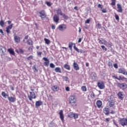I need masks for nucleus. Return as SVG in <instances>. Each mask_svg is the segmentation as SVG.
<instances>
[{"instance_id":"nucleus-1","label":"nucleus","mask_w":127,"mask_h":127,"mask_svg":"<svg viewBox=\"0 0 127 127\" xmlns=\"http://www.w3.org/2000/svg\"><path fill=\"white\" fill-rule=\"evenodd\" d=\"M116 86L119 89H121L122 90H126L127 88V84L125 83H121L120 82H117L116 83Z\"/></svg>"},{"instance_id":"nucleus-2","label":"nucleus","mask_w":127,"mask_h":127,"mask_svg":"<svg viewBox=\"0 0 127 127\" xmlns=\"http://www.w3.org/2000/svg\"><path fill=\"white\" fill-rule=\"evenodd\" d=\"M38 13L40 14L39 16L41 17L42 20H44V18L47 17V15H46V12H45V10H41L38 12Z\"/></svg>"},{"instance_id":"nucleus-3","label":"nucleus","mask_w":127,"mask_h":127,"mask_svg":"<svg viewBox=\"0 0 127 127\" xmlns=\"http://www.w3.org/2000/svg\"><path fill=\"white\" fill-rule=\"evenodd\" d=\"M112 78H113V79H116L117 80H118V81H125V82H127V77L124 76L120 75L119 77H118L116 76V75H113Z\"/></svg>"},{"instance_id":"nucleus-4","label":"nucleus","mask_w":127,"mask_h":127,"mask_svg":"<svg viewBox=\"0 0 127 127\" xmlns=\"http://www.w3.org/2000/svg\"><path fill=\"white\" fill-rule=\"evenodd\" d=\"M68 102L71 105L76 104V99L74 95H71L68 98Z\"/></svg>"},{"instance_id":"nucleus-5","label":"nucleus","mask_w":127,"mask_h":127,"mask_svg":"<svg viewBox=\"0 0 127 127\" xmlns=\"http://www.w3.org/2000/svg\"><path fill=\"white\" fill-rule=\"evenodd\" d=\"M119 123L122 127H125V126H127V118H122L120 120Z\"/></svg>"},{"instance_id":"nucleus-6","label":"nucleus","mask_w":127,"mask_h":127,"mask_svg":"<svg viewBox=\"0 0 127 127\" xmlns=\"http://www.w3.org/2000/svg\"><path fill=\"white\" fill-rule=\"evenodd\" d=\"M97 86L99 89L103 90V89H105V82L103 81H99L97 82Z\"/></svg>"},{"instance_id":"nucleus-7","label":"nucleus","mask_w":127,"mask_h":127,"mask_svg":"<svg viewBox=\"0 0 127 127\" xmlns=\"http://www.w3.org/2000/svg\"><path fill=\"white\" fill-rule=\"evenodd\" d=\"M30 95L28 96V98L30 101H32V99H36V95H35V93L30 92Z\"/></svg>"},{"instance_id":"nucleus-8","label":"nucleus","mask_w":127,"mask_h":127,"mask_svg":"<svg viewBox=\"0 0 127 127\" xmlns=\"http://www.w3.org/2000/svg\"><path fill=\"white\" fill-rule=\"evenodd\" d=\"M67 116L68 117V118H70V119H73V118L74 119H78V114H74L72 112H70L69 113Z\"/></svg>"},{"instance_id":"nucleus-9","label":"nucleus","mask_w":127,"mask_h":127,"mask_svg":"<svg viewBox=\"0 0 127 127\" xmlns=\"http://www.w3.org/2000/svg\"><path fill=\"white\" fill-rule=\"evenodd\" d=\"M67 28V26L65 24H63L59 25L58 29L60 31H64Z\"/></svg>"},{"instance_id":"nucleus-10","label":"nucleus","mask_w":127,"mask_h":127,"mask_svg":"<svg viewBox=\"0 0 127 127\" xmlns=\"http://www.w3.org/2000/svg\"><path fill=\"white\" fill-rule=\"evenodd\" d=\"M117 96L119 99H120V100H121V101H123L124 100V98H125V95H124V92L122 91H120L118 93Z\"/></svg>"},{"instance_id":"nucleus-11","label":"nucleus","mask_w":127,"mask_h":127,"mask_svg":"<svg viewBox=\"0 0 127 127\" xmlns=\"http://www.w3.org/2000/svg\"><path fill=\"white\" fill-rule=\"evenodd\" d=\"M118 73L119 74H123V75H127V71H126V69L125 68H119Z\"/></svg>"},{"instance_id":"nucleus-12","label":"nucleus","mask_w":127,"mask_h":127,"mask_svg":"<svg viewBox=\"0 0 127 127\" xmlns=\"http://www.w3.org/2000/svg\"><path fill=\"white\" fill-rule=\"evenodd\" d=\"M43 60H44V61H45V62H44V66H45L46 67H48V66H49V60L47 58H43Z\"/></svg>"},{"instance_id":"nucleus-13","label":"nucleus","mask_w":127,"mask_h":127,"mask_svg":"<svg viewBox=\"0 0 127 127\" xmlns=\"http://www.w3.org/2000/svg\"><path fill=\"white\" fill-rule=\"evenodd\" d=\"M13 26V24H11L10 25L6 27V32L7 33V34H9L10 33V30L12 29Z\"/></svg>"},{"instance_id":"nucleus-14","label":"nucleus","mask_w":127,"mask_h":127,"mask_svg":"<svg viewBox=\"0 0 127 127\" xmlns=\"http://www.w3.org/2000/svg\"><path fill=\"white\" fill-rule=\"evenodd\" d=\"M59 16H58V14H55L53 17V21L54 22H56V23H58V22H59Z\"/></svg>"},{"instance_id":"nucleus-15","label":"nucleus","mask_w":127,"mask_h":127,"mask_svg":"<svg viewBox=\"0 0 127 127\" xmlns=\"http://www.w3.org/2000/svg\"><path fill=\"white\" fill-rule=\"evenodd\" d=\"M59 115L62 123H64V115L63 114V110H60Z\"/></svg>"},{"instance_id":"nucleus-16","label":"nucleus","mask_w":127,"mask_h":127,"mask_svg":"<svg viewBox=\"0 0 127 127\" xmlns=\"http://www.w3.org/2000/svg\"><path fill=\"white\" fill-rule=\"evenodd\" d=\"M8 100L9 102H10L11 103H14L16 101V98L15 96H8Z\"/></svg>"},{"instance_id":"nucleus-17","label":"nucleus","mask_w":127,"mask_h":127,"mask_svg":"<svg viewBox=\"0 0 127 127\" xmlns=\"http://www.w3.org/2000/svg\"><path fill=\"white\" fill-rule=\"evenodd\" d=\"M73 67L76 71H78V70H80V67H79V64H77V63L74 62L73 64Z\"/></svg>"},{"instance_id":"nucleus-18","label":"nucleus","mask_w":127,"mask_h":127,"mask_svg":"<svg viewBox=\"0 0 127 127\" xmlns=\"http://www.w3.org/2000/svg\"><path fill=\"white\" fill-rule=\"evenodd\" d=\"M74 45V46L73 47V48L74 50H75V51H77L78 52V53H85V51L82 49L79 50V49H78V48L76 47V45H75V44Z\"/></svg>"},{"instance_id":"nucleus-19","label":"nucleus","mask_w":127,"mask_h":127,"mask_svg":"<svg viewBox=\"0 0 127 127\" xmlns=\"http://www.w3.org/2000/svg\"><path fill=\"white\" fill-rule=\"evenodd\" d=\"M117 6L118 8V10H117L118 12H120V13L123 12V7L122 6V5H121V4L120 3H118L117 4Z\"/></svg>"},{"instance_id":"nucleus-20","label":"nucleus","mask_w":127,"mask_h":127,"mask_svg":"<svg viewBox=\"0 0 127 127\" xmlns=\"http://www.w3.org/2000/svg\"><path fill=\"white\" fill-rule=\"evenodd\" d=\"M103 113L106 116H108V115L110 114V109H109V108H104L103 109Z\"/></svg>"},{"instance_id":"nucleus-21","label":"nucleus","mask_w":127,"mask_h":127,"mask_svg":"<svg viewBox=\"0 0 127 127\" xmlns=\"http://www.w3.org/2000/svg\"><path fill=\"white\" fill-rule=\"evenodd\" d=\"M14 40L16 43H20V38L18 36H15L14 37Z\"/></svg>"},{"instance_id":"nucleus-22","label":"nucleus","mask_w":127,"mask_h":127,"mask_svg":"<svg viewBox=\"0 0 127 127\" xmlns=\"http://www.w3.org/2000/svg\"><path fill=\"white\" fill-rule=\"evenodd\" d=\"M52 90L54 92H58V91H59V86L58 85H54L52 87Z\"/></svg>"},{"instance_id":"nucleus-23","label":"nucleus","mask_w":127,"mask_h":127,"mask_svg":"<svg viewBox=\"0 0 127 127\" xmlns=\"http://www.w3.org/2000/svg\"><path fill=\"white\" fill-rule=\"evenodd\" d=\"M96 105H97V108L100 109V108H102V105H103V103L101 100H97L96 102Z\"/></svg>"},{"instance_id":"nucleus-24","label":"nucleus","mask_w":127,"mask_h":127,"mask_svg":"<svg viewBox=\"0 0 127 127\" xmlns=\"http://www.w3.org/2000/svg\"><path fill=\"white\" fill-rule=\"evenodd\" d=\"M43 103L42 101L41 100L36 101L35 103V107L36 108H39V107H40V106H42Z\"/></svg>"},{"instance_id":"nucleus-25","label":"nucleus","mask_w":127,"mask_h":127,"mask_svg":"<svg viewBox=\"0 0 127 127\" xmlns=\"http://www.w3.org/2000/svg\"><path fill=\"white\" fill-rule=\"evenodd\" d=\"M91 79L92 80H96L97 78V74H96V72H92L90 75Z\"/></svg>"},{"instance_id":"nucleus-26","label":"nucleus","mask_w":127,"mask_h":127,"mask_svg":"<svg viewBox=\"0 0 127 127\" xmlns=\"http://www.w3.org/2000/svg\"><path fill=\"white\" fill-rule=\"evenodd\" d=\"M54 11H56V13L58 15L59 14L60 15H62L63 13H62V10H61V8H58L57 9L55 10Z\"/></svg>"},{"instance_id":"nucleus-27","label":"nucleus","mask_w":127,"mask_h":127,"mask_svg":"<svg viewBox=\"0 0 127 127\" xmlns=\"http://www.w3.org/2000/svg\"><path fill=\"white\" fill-rule=\"evenodd\" d=\"M8 52H9V54L11 55H15V53H14V51H13V49L10 48L7 50Z\"/></svg>"},{"instance_id":"nucleus-28","label":"nucleus","mask_w":127,"mask_h":127,"mask_svg":"<svg viewBox=\"0 0 127 127\" xmlns=\"http://www.w3.org/2000/svg\"><path fill=\"white\" fill-rule=\"evenodd\" d=\"M107 42V41L103 38H101V40H99V43H100V44H104V45H106Z\"/></svg>"},{"instance_id":"nucleus-29","label":"nucleus","mask_w":127,"mask_h":127,"mask_svg":"<svg viewBox=\"0 0 127 127\" xmlns=\"http://www.w3.org/2000/svg\"><path fill=\"white\" fill-rule=\"evenodd\" d=\"M116 103V101L115 100H111L110 101H109V107H110L111 108H112V107H114V106H115V104Z\"/></svg>"},{"instance_id":"nucleus-30","label":"nucleus","mask_w":127,"mask_h":127,"mask_svg":"<svg viewBox=\"0 0 127 127\" xmlns=\"http://www.w3.org/2000/svg\"><path fill=\"white\" fill-rule=\"evenodd\" d=\"M61 15H62L63 18H64L65 20H67V19L69 18L68 15H66L65 13H63Z\"/></svg>"},{"instance_id":"nucleus-31","label":"nucleus","mask_w":127,"mask_h":127,"mask_svg":"<svg viewBox=\"0 0 127 127\" xmlns=\"http://www.w3.org/2000/svg\"><path fill=\"white\" fill-rule=\"evenodd\" d=\"M55 72H56L57 73H61V68L59 67H56L55 69Z\"/></svg>"},{"instance_id":"nucleus-32","label":"nucleus","mask_w":127,"mask_h":127,"mask_svg":"<svg viewBox=\"0 0 127 127\" xmlns=\"http://www.w3.org/2000/svg\"><path fill=\"white\" fill-rule=\"evenodd\" d=\"M27 44L28 45H33V41L32 40L28 39L27 41Z\"/></svg>"},{"instance_id":"nucleus-33","label":"nucleus","mask_w":127,"mask_h":127,"mask_svg":"<svg viewBox=\"0 0 127 127\" xmlns=\"http://www.w3.org/2000/svg\"><path fill=\"white\" fill-rule=\"evenodd\" d=\"M73 45V42H69L68 43V48H69L70 50H72Z\"/></svg>"},{"instance_id":"nucleus-34","label":"nucleus","mask_w":127,"mask_h":127,"mask_svg":"<svg viewBox=\"0 0 127 127\" xmlns=\"http://www.w3.org/2000/svg\"><path fill=\"white\" fill-rule=\"evenodd\" d=\"M64 67L65 69H66V70H68V71L70 70V68L69 64H65Z\"/></svg>"},{"instance_id":"nucleus-35","label":"nucleus","mask_w":127,"mask_h":127,"mask_svg":"<svg viewBox=\"0 0 127 127\" xmlns=\"http://www.w3.org/2000/svg\"><path fill=\"white\" fill-rule=\"evenodd\" d=\"M44 41L45 42L46 44H47L48 45L50 44V40H49L48 39L45 38Z\"/></svg>"},{"instance_id":"nucleus-36","label":"nucleus","mask_w":127,"mask_h":127,"mask_svg":"<svg viewBox=\"0 0 127 127\" xmlns=\"http://www.w3.org/2000/svg\"><path fill=\"white\" fill-rule=\"evenodd\" d=\"M111 5L115 6L116 5V2H117V0H111Z\"/></svg>"},{"instance_id":"nucleus-37","label":"nucleus","mask_w":127,"mask_h":127,"mask_svg":"<svg viewBox=\"0 0 127 127\" xmlns=\"http://www.w3.org/2000/svg\"><path fill=\"white\" fill-rule=\"evenodd\" d=\"M1 96H2V97H3L4 98H5V97H8V95L5 94V92L3 91L1 92Z\"/></svg>"},{"instance_id":"nucleus-38","label":"nucleus","mask_w":127,"mask_h":127,"mask_svg":"<svg viewBox=\"0 0 127 127\" xmlns=\"http://www.w3.org/2000/svg\"><path fill=\"white\" fill-rule=\"evenodd\" d=\"M0 25L1 26V27H3V26L4 25V21L1 20L0 21Z\"/></svg>"},{"instance_id":"nucleus-39","label":"nucleus","mask_w":127,"mask_h":127,"mask_svg":"<svg viewBox=\"0 0 127 127\" xmlns=\"http://www.w3.org/2000/svg\"><path fill=\"white\" fill-rule=\"evenodd\" d=\"M81 90L83 92H86L87 91V88L85 86H83L81 87Z\"/></svg>"},{"instance_id":"nucleus-40","label":"nucleus","mask_w":127,"mask_h":127,"mask_svg":"<svg viewBox=\"0 0 127 127\" xmlns=\"http://www.w3.org/2000/svg\"><path fill=\"white\" fill-rule=\"evenodd\" d=\"M108 66L110 68H113V63L111 62H109L108 64Z\"/></svg>"},{"instance_id":"nucleus-41","label":"nucleus","mask_w":127,"mask_h":127,"mask_svg":"<svg viewBox=\"0 0 127 127\" xmlns=\"http://www.w3.org/2000/svg\"><path fill=\"white\" fill-rule=\"evenodd\" d=\"M115 17L116 20H118V21L120 20V17L119 16V15L115 14Z\"/></svg>"},{"instance_id":"nucleus-42","label":"nucleus","mask_w":127,"mask_h":127,"mask_svg":"<svg viewBox=\"0 0 127 127\" xmlns=\"http://www.w3.org/2000/svg\"><path fill=\"white\" fill-rule=\"evenodd\" d=\"M33 70H34V72H38V70H37V68H36V66L35 65H34L32 67Z\"/></svg>"},{"instance_id":"nucleus-43","label":"nucleus","mask_w":127,"mask_h":127,"mask_svg":"<svg viewBox=\"0 0 127 127\" xmlns=\"http://www.w3.org/2000/svg\"><path fill=\"white\" fill-rule=\"evenodd\" d=\"M19 53H20L21 54H23V53H24V51H23L22 49H19Z\"/></svg>"},{"instance_id":"nucleus-44","label":"nucleus","mask_w":127,"mask_h":127,"mask_svg":"<svg viewBox=\"0 0 127 127\" xmlns=\"http://www.w3.org/2000/svg\"><path fill=\"white\" fill-rule=\"evenodd\" d=\"M2 49H4V50H5V48L4 47L1 46L0 49V51H1L2 53L3 54L4 52Z\"/></svg>"},{"instance_id":"nucleus-45","label":"nucleus","mask_w":127,"mask_h":127,"mask_svg":"<svg viewBox=\"0 0 127 127\" xmlns=\"http://www.w3.org/2000/svg\"><path fill=\"white\" fill-rule=\"evenodd\" d=\"M37 54L38 56H39V57H41V55H42V52H37Z\"/></svg>"},{"instance_id":"nucleus-46","label":"nucleus","mask_w":127,"mask_h":127,"mask_svg":"<svg viewBox=\"0 0 127 127\" xmlns=\"http://www.w3.org/2000/svg\"><path fill=\"white\" fill-rule=\"evenodd\" d=\"M27 60H31V59H33V56H30L27 58Z\"/></svg>"},{"instance_id":"nucleus-47","label":"nucleus","mask_w":127,"mask_h":127,"mask_svg":"<svg viewBox=\"0 0 127 127\" xmlns=\"http://www.w3.org/2000/svg\"><path fill=\"white\" fill-rule=\"evenodd\" d=\"M97 26L99 29H101V28H102V25L100 24V23H97Z\"/></svg>"},{"instance_id":"nucleus-48","label":"nucleus","mask_w":127,"mask_h":127,"mask_svg":"<svg viewBox=\"0 0 127 127\" xmlns=\"http://www.w3.org/2000/svg\"><path fill=\"white\" fill-rule=\"evenodd\" d=\"M46 4L48 6H51V3L49 1H46Z\"/></svg>"},{"instance_id":"nucleus-49","label":"nucleus","mask_w":127,"mask_h":127,"mask_svg":"<svg viewBox=\"0 0 127 127\" xmlns=\"http://www.w3.org/2000/svg\"><path fill=\"white\" fill-rule=\"evenodd\" d=\"M50 67H51V68H55V65H54V64L51 63L50 64Z\"/></svg>"},{"instance_id":"nucleus-50","label":"nucleus","mask_w":127,"mask_h":127,"mask_svg":"<svg viewBox=\"0 0 127 127\" xmlns=\"http://www.w3.org/2000/svg\"><path fill=\"white\" fill-rule=\"evenodd\" d=\"M101 48L103 49V50H105V51H107V49L105 46H101Z\"/></svg>"},{"instance_id":"nucleus-51","label":"nucleus","mask_w":127,"mask_h":127,"mask_svg":"<svg viewBox=\"0 0 127 127\" xmlns=\"http://www.w3.org/2000/svg\"><path fill=\"white\" fill-rule=\"evenodd\" d=\"M114 67L116 69H118L119 68V66L118 65V64H114Z\"/></svg>"},{"instance_id":"nucleus-52","label":"nucleus","mask_w":127,"mask_h":127,"mask_svg":"<svg viewBox=\"0 0 127 127\" xmlns=\"http://www.w3.org/2000/svg\"><path fill=\"white\" fill-rule=\"evenodd\" d=\"M110 121H111V119L110 118H106L105 119L106 123H109V122H110Z\"/></svg>"},{"instance_id":"nucleus-53","label":"nucleus","mask_w":127,"mask_h":127,"mask_svg":"<svg viewBox=\"0 0 127 127\" xmlns=\"http://www.w3.org/2000/svg\"><path fill=\"white\" fill-rule=\"evenodd\" d=\"M107 9L106 8H104V9H103L102 10V12L103 13H106L107 12Z\"/></svg>"},{"instance_id":"nucleus-54","label":"nucleus","mask_w":127,"mask_h":127,"mask_svg":"<svg viewBox=\"0 0 127 127\" xmlns=\"http://www.w3.org/2000/svg\"><path fill=\"white\" fill-rule=\"evenodd\" d=\"M98 7L99 8H101V9H103V6H102V4H98Z\"/></svg>"},{"instance_id":"nucleus-55","label":"nucleus","mask_w":127,"mask_h":127,"mask_svg":"<svg viewBox=\"0 0 127 127\" xmlns=\"http://www.w3.org/2000/svg\"><path fill=\"white\" fill-rule=\"evenodd\" d=\"M90 21H91V20L90 19H88L85 21V23H90Z\"/></svg>"},{"instance_id":"nucleus-56","label":"nucleus","mask_w":127,"mask_h":127,"mask_svg":"<svg viewBox=\"0 0 127 127\" xmlns=\"http://www.w3.org/2000/svg\"><path fill=\"white\" fill-rule=\"evenodd\" d=\"M0 33H1L2 35H4L3 31H2V29H0Z\"/></svg>"},{"instance_id":"nucleus-57","label":"nucleus","mask_w":127,"mask_h":127,"mask_svg":"<svg viewBox=\"0 0 127 127\" xmlns=\"http://www.w3.org/2000/svg\"><path fill=\"white\" fill-rule=\"evenodd\" d=\"M65 90L67 91V92H69V91H70V88L69 87H66L65 88Z\"/></svg>"},{"instance_id":"nucleus-58","label":"nucleus","mask_w":127,"mask_h":127,"mask_svg":"<svg viewBox=\"0 0 127 127\" xmlns=\"http://www.w3.org/2000/svg\"><path fill=\"white\" fill-rule=\"evenodd\" d=\"M55 28H56V26L52 25V29H55Z\"/></svg>"},{"instance_id":"nucleus-59","label":"nucleus","mask_w":127,"mask_h":127,"mask_svg":"<svg viewBox=\"0 0 127 127\" xmlns=\"http://www.w3.org/2000/svg\"><path fill=\"white\" fill-rule=\"evenodd\" d=\"M82 39H83L82 38H80L78 39V43H81V42L82 41Z\"/></svg>"},{"instance_id":"nucleus-60","label":"nucleus","mask_w":127,"mask_h":127,"mask_svg":"<svg viewBox=\"0 0 127 127\" xmlns=\"http://www.w3.org/2000/svg\"><path fill=\"white\" fill-rule=\"evenodd\" d=\"M90 97L91 98H94L95 97V94H94V93H92L91 95H90Z\"/></svg>"},{"instance_id":"nucleus-61","label":"nucleus","mask_w":127,"mask_h":127,"mask_svg":"<svg viewBox=\"0 0 127 127\" xmlns=\"http://www.w3.org/2000/svg\"><path fill=\"white\" fill-rule=\"evenodd\" d=\"M110 114H112V115H114V114H116V112H115V111L112 110V111H111V112H110Z\"/></svg>"},{"instance_id":"nucleus-62","label":"nucleus","mask_w":127,"mask_h":127,"mask_svg":"<svg viewBox=\"0 0 127 127\" xmlns=\"http://www.w3.org/2000/svg\"><path fill=\"white\" fill-rule=\"evenodd\" d=\"M32 48H33V46L29 47L28 48V50H32Z\"/></svg>"},{"instance_id":"nucleus-63","label":"nucleus","mask_w":127,"mask_h":127,"mask_svg":"<svg viewBox=\"0 0 127 127\" xmlns=\"http://www.w3.org/2000/svg\"><path fill=\"white\" fill-rule=\"evenodd\" d=\"M64 78H65V81H68V77L65 76Z\"/></svg>"},{"instance_id":"nucleus-64","label":"nucleus","mask_w":127,"mask_h":127,"mask_svg":"<svg viewBox=\"0 0 127 127\" xmlns=\"http://www.w3.org/2000/svg\"><path fill=\"white\" fill-rule=\"evenodd\" d=\"M25 39H28V35H26L25 36Z\"/></svg>"}]
</instances>
